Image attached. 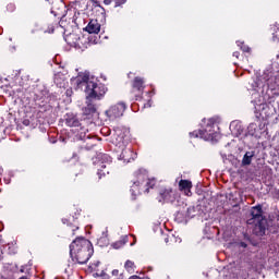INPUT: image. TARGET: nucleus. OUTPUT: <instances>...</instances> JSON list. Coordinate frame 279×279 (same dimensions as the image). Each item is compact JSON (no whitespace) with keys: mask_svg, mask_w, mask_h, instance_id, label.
<instances>
[{"mask_svg":"<svg viewBox=\"0 0 279 279\" xmlns=\"http://www.w3.org/2000/svg\"><path fill=\"white\" fill-rule=\"evenodd\" d=\"M72 82L76 85V88L85 92L87 101H90V99H104L108 90L106 85L100 83L97 77L90 75L88 72L80 73Z\"/></svg>","mask_w":279,"mask_h":279,"instance_id":"nucleus-1","label":"nucleus"},{"mask_svg":"<svg viewBox=\"0 0 279 279\" xmlns=\"http://www.w3.org/2000/svg\"><path fill=\"white\" fill-rule=\"evenodd\" d=\"M93 253V244L84 238H77L70 244L71 259L73 263H78V265L88 263Z\"/></svg>","mask_w":279,"mask_h":279,"instance_id":"nucleus-2","label":"nucleus"},{"mask_svg":"<svg viewBox=\"0 0 279 279\" xmlns=\"http://www.w3.org/2000/svg\"><path fill=\"white\" fill-rule=\"evenodd\" d=\"M156 186V179L147 178V170L140 169L134 173L131 185V195L133 198L141 195V193H149V189Z\"/></svg>","mask_w":279,"mask_h":279,"instance_id":"nucleus-3","label":"nucleus"},{"mask_svg":"<svg viewBox=\"0 0 279 279\" xmlns=\"http://www.w3.org/2000/svg\"><path fill=\"white\" fill-rule=\"evenodd\" d=\"M251 219L247 220L248 226H254L253 232L257 236L265 235L267 231V219L263 217V207L260 205L251 209Z\"/></svg>","mask_w":279,"mask_h":279,"instance_id":"nucleus-4","label":"nucleus"},{"mask_svg":"<svg viewBox=\"0 0 279 279\" xmlns=\"http://www.w3.org/2000/svg\"><path fill=\"white\" fill-rule=\"evenodd\" d=\"M116 151L120 154L118 160H122L125 163L132 162V160L136 159V154L132 151V148H128V140L121 136V131H117V135L114 137Z\"/></svg>","mask_w":279,"mask_h":279,"instance_id":"nucleus-5","label":"nucleus"},{"mask_svg":"<svg viewBox=\"0 0 279 279\" xmlns=\"http://www.w3.org/2000/svg\"><path fill=\"white\" fill-rule=\"evenodd\" d=\"M216 129L219 130L215 122L213 120H208L205 129L194 131L190 133V136H194V138H203L204 141H215L216 138H219V133Z\"/></svg>","mask_w":279,"mask_h":279,"instance_id":"nucleus-6","label":"nucleus"},{"mask_svg":"<svg viewBox=\"0 0 279 279\" xmlns=\"http://www.w3.org/2000/svg\"><path fill=\"white\" fill-rule=\"evenodd\" d=\"M123 112H125V104L119 102L111 106L107 111H105V114L109 119V121H117V119H121Z\"/></svg>","mask_w":279,"mask_h":279,"instance_id":"nucleus-7","label":"nucleus"},{"mask_svg":"<svg viewBox=\"0 0 279 279\" xmlns=\"http://www.w3.org/2000/svg\"><path fill=\"white\" fill-rule=\"evenodd\" d=\"M175 201V191L171 187H166L159 192V202H174Z\"/></svg>","mask_w":279,"mask_h":279,"instance_id":"nucleus-8","label":"nucleus"},{"mask_svg":"<svg viewBox=\"0 0 279 279\" xmlns=\"http://www.w3.org/2000/svg\"><path fill=\"white\" fill-rule=\"evenodd\" d=\"M65 125L69 128H80V119L75 113H68L65 114Z\"/></svg>","mask_w":279,"mask_h":279,"instance_id":"nucleus-9","label":"nucleus"},{"mask_svg":"<svg viewBox=\"0 0 279 279\" xmlns=\"http://www.w3.org/2000/svg\"><path fill=\"white\" fill-rule=\"evenodd\" d=\"M85 32H88V34H97L98 32H101V24H99L97 20H92L85 27Z\"/></svg>","mask_w":279,"mask_h":279,"instance_id":"nucleus-10","label":"nucleus"},{"mask_svg":"<svg viewBox=\"0 0 279 279\" xmlns=\"http://www.w3.org/2000/svg\"><path fill=\"white\" fill-rule=\"evenodd\" d=\"M37 32H43L44 34H53V28H50L49 31L45 29V26H43V22H35L33 24V28L31 29L32 34H37Z\"/></svg>","mask_w":279,"mask_h":279,"instance_id":"nucleus-11","label":"nucleus"},{"mask_svg":"<svg viewBox=\"0 0 279 279\" xmlns=\"http://www.w3.org/2000/svg\"><path fill=\"white\" fill-rule=\"evenodd\" d=\"M81 40L82 38H80V36L75 34H70L68 37H65V41L68 43V45H70V47L80 48Z\"/></svg>","mask_w":279,"mask_h":279,"instance_id":"nucleus-12","label":"nucleus"},{"mask_svg":"<svg viewBox=\"0 0 279 279\" xmlns=\"http://www.w3.org/2000/svg\"><path fill=\"white\" fill-rule=\"evenodd\" d=\"M255 156H256V153L254 150L246 151L242 158V167H250Z\"/></svg>","mask_w":279,"mask_h":279,"instance_id":"nucleus-13","label":"nucleus"},{"mask_svg":"<svg viewBox=\"0 0 279 279\" xmlns=\"http://www.w3.org/2000/svg\"><path fill=\"white\" fill-rule=\"evenodd\" d=\"M180 191H184L185 195H191V189H193V183L190 180H181L179 182Z\"/></svg>","mask_w":279,"mask_h":279,"instance_id":"nucleus-14","label":"nucleus"},{"mask_svg":"<svg viewBox=\"0 0 279 279\" xmlns=\"http://www.w3.org/2000/svg\"><path fill=\"white\" fill-rule=\"evenodd\" d=\"M95 112H97V107H95L92 99L88 100L86 98V107L83 109V113L88 117L89 114H95Z\"/></svg>","mask_w":279,"mask_h":279,"instance_id":"nucleus-15","label":"nucleus"},{"mask_svg":"<svg viewBox=\"0 0 279 279\" xmlns=\"http://www.w3.org/2000/svg\"><path fill=\"white\" fill-rule=\"evenodd\" d=\"M133 88L134 90H138V93H143V90H145V80L136 76L133 81Z\"/></svg>","mask_w":279,"mask_h":279,"instance_id":"nucleus-16","label":"nucleus"},{"mask_svg":"<svg viewBox=\"0 0 279 279\" xmlns=\"http://www.w3.org/2000/svg\"><path fill=\"white\" fill-rule=\"evenodd\" d=\"M125 243H128V235H124L121 238V240H119L118 242H114L112 244L113 250H121V247H123V245H125Z\"/></svg>","mask_w":279,"mask_h":279,"instance_id":"nucleus-17","label":"nucleus"},{"mask_svg":"<svg viewBox=\"0 0 279 279\" xmlns=\"http://www.w3.org/2000/svg\"><path fill=\"white\" fill-rule=\"evenodd\" d=\"M258 126L256 125V123H251L247 128L248 130V134H251V136H255L256 135V129Z\"/></svg>","mask_w":279,"mask_h":279,"instance_id":"nucleus-18","label":"nucleus"},{"mask_svg":"<svg viewBox=\"0 0 279 279\" xmlns=\"http://www.w3.org/2000/svg\"><path fill=\"white\" fill-rule=\"evenodd\" d=\"M124 267H125L126 271H129V272L134 271V262L126 260Z\"/></svg>","mask_w":279,"mask_h":279,"instance_id":"nucleus-19","label":"nucleus"},{"mask_svg":"<svg viewBox=\"0 0 279 279\" xmlns=\"http://www.w3.org/2000/svg\"><path fill=\"white\" fill-rule=\"evenodd\" d=\"M272 82H274V78L268 80L267 86H268V88H270V90H276L277 86H279V85H278V83L274 84Z\"/></svg>","mask_w":279,"mask_h":279,"instance_id":"nucleus-20","label":"nucleus"},{"mask_svg":"<svg viewBox=\"0 0 279 279\" xmlns=\"http://www.w3.org/2000/svg\"><path fill=\"white\" fill-rule=\"evenodd\" d=\"M236 45H238V47H240V49H242V51L250 52V47L243 45V43L238 41Z\"/></svg>","mask_w":279,"mask_h":279,"instance_id":"nucleus-21","label":"nucleus"},{"mask_svg":"<svg viewBox=\"0 0 279 279\" xmlns=\"http://www.w3.org/2000/svg\"><path fill=\"white\" fill-rule=\"evenodd\" d=\"M94 276L99 277L100 279H110V276L108 274H106L105 271H101V274L99 275V272L94 274Z\"/></svg>","mask_w":279,"mask_h":279,"instance_id":"nucleus-22","label":"nucleus"},{"mask_svg":"<svg viewBox=\"0 0 279 279\" xmlns=\"http://www.w3.org/2000/svg\"><path fill=\"white\" fill-rule=\"evenodd\" d=\"M104 162H107V165H110L112 162V158L109 155H102Z\"/></svg>","mask_w":279,"mask_h":279,"instance_id":"nucleus-23","label":"nucleus"},{"mask_svg":"<svg viewBox=\"0 0 279 279\" xmlns=\"http://www.w3.org/2000/svg\"><path fill=\"white\" fill-rule=\"evenodd\" d=\"M272 40H274L275 43H278V41H279V28H278V31H277L276 33H272Z\"/></svg>","mask_w":279,"mask_h":279,"instance_id":"nucleus-24","label":"nucleus"},{"mask_svg":"<svg viewBox=\"0 0 279 279\" xmlns=\"http://www.w3.org/2000/svg\"><path fill=\"white\" fill-rule=\"evenodd\" d=\"M126 2H128V0H116V8H119V7L123 5Z\"/></svg>","mask_w":279,"mask_h":279,"instance_id":"nucleus-25","label":"nucleus"},{"mask_svg":"<svg viewBox=\"0 0 279 279\" xmlns=\"http://www.w3.org/2000/svg\"><path fill=\"white\" fill-rule=\"evenodd\" d=\"M106 173H109L108 170H104V169L98 170L99 178H101V175H106Z\"/></svg>","mask_w":279,"mask_h":279,"instance_id":"nucleus-26","label":"nucleus"},{"mask_svg":"<svg viewBox=\"0 0 279 279\" xmlns=\"http://www.w3.org/2000/svg\"><path fill=\"white\" fill-rule=\"evenodd\" d=\"M65 95L66 97H71L73 95V89H66Z\"/></svg>","mask_w":279,"mask_h":279,"instance_id":"nucleus-27","label":"nucleus"},{"mask_svg":"<svg viewBox=\"0 0 279 279\" xmlns=\"http://www.w3.org/2000/svg\"><path fill=\"white\" fill-rule=\"evenodd\" d=\"M54 82L57 83V86L62 87V83H60V78L56 76Z\"/></svg>","mask_w":279,"mask_h":279,"instance_id":"nucleus-28","label":"nucleus"},{"mask_svg":"<svg viewBox=\"0 0 279 279\" xmlns=\"http://www.w3.org/2000/svg\"><path fill=\"white\" fill-rule=\"evenodd\" d=\"M144 108H151V100H148L145 105Z\"/></svg>","mask_w":279,"mask_h":279,"instance_id":"nucleus-29","label":"nucleus"},{"mask_svg":"<svg viewBox=\"0 0 279 279\" xmlns=\"http://www.w3.org/2000/svg\"><path fill=\"white\" fill-rule=\"evenodd\" d=\"M84 134H86V130H84V128H81V138H84Z\"/></svg>","mask_w":279,"mask_h":279,"instance_id":"nucleus-30","label":"nucleus"},{"mask_svg":"<svg viewBox=\"0 0 279 279\" xmlns=\"http://www.w3.org/2000/svg\"><path fill=\"white\" fill-rule=\"evenodd\" d=\"M104 3L105 5H110L112 3V0H105Z\"/></svg>","mask_w":279,"mask_h":279,"instance_id":"nucleus-31","label":"nucleus"},{"mask_svg":"<svg viewBox=\"0 0 279 279\" xmlns=\"http://www.w3.org/2000/svg\"><path fill=\"white\" fill-rule=\"evenodd\" d=\"M240 247L245 248V247H247V244L245 242H240Z\"/></svg>","mask_w":279,"mask_h":279,"instance_id":"nucleus-32","label":"nucleus"},{"mask_svg":"<svg viewBox=\"0 0 279 279\" xmlns=\"http://www.w3.org/2000/svg\"><path fill=\"white\" fill-rule=\"evenodd\" d=\"M112 276H119V270L118 269L112 270Z\"/></svg>","mask_w":279,"mask_h":279,"instance_id":"nucleus-33","label":"nucleus"},{"mask_svg":"<svg viewBox=\"0 0 279 279\" xmlns=\"http://www.w3.org/2000/svg\"><path fill=\"white\" fill-rule=\"evenodd\" d=\"M92 141H93V145H96L95 143H97V137H93Z\"/></svg>","mask_w":279,"mask_h":279,"instance_id":"nucleus-34","label":"nucleus"},{"mask_svg":"<svg viewBox=\"0 0 279 279\" xmlns=\"http://www.w3.org/2000/svg\"><path fill=\"white\" fill-rule=\"evenodd\" d=\"M23 124H24V125H29V121L25 120V121L23 122Z\"/></svg>","mask_w":279,"mask_h":279,"instance_id":"nucleus-35","label":"nucleus"},{"mask_svg":"<svg viewBox=\"0 0 279 279\" xmlns=\"http://www.w3.org/2000/svg\"><path fill=\"white\" fill-rule=\"evenodd\" d=\"M169 239H171L170 236L165 238V243H169Z\"/></svg>","mask_w":279,"mask_h":279,"instance_id":"nucleus-36","label":"nucleus"},{"mask_svg":"<svg viewBox=\"0 0 279 279\" xmlns=\"http://www.w3.org/2000/svg\"><path fill=\"white\" fill-rule=\"evenodd\" d=\"M234 58H239V52H233Z\"/></svg>","mask_w":279,"mask_h":279,"instance_id":"nucleus-37","label":"nucleus"},{"mask_svg":"<svg viewBox=\"0 0 279 279\" xmlns=\"http://www.w3.org/2000/svg\"><path fill=\"white\" fill-rule=\"evenodd\" d=\"M3 173V168L0 167V175Z\"/></svg>","mask_w":279,"mask_h":279,"instance_id":"nucleus-38","label":"nucleus"},{"mask_svg":"<svg viewBox=\"0 0 279 279\" xmlns=\"http://www.w3.org/2000/svg\"><path fill=\"white\" fill-rule=\"evenodd\" d=\"M258 108H265V105H259Z\"/></svg>","mask_w":279,"mask_h":279,"instance_id":"nucleus-39","label":"nucleus"},{"mask_svg":"<svg viewBox=\"0 0 279 279\" xmlns=\"http://www.w3.org/2000/svg\"><path fill=\"white\" fill-rule=\"evenodd\" d=\"M101 169H106V165L102 163V165H101Z\"/></svg>","mask_w":279,"mask_h":279,"instance_id":"nucleus-40","label":"nucleus"},{"mask_svg":"<svg viewBox=\"0 0 279 279\" xmlns=\"http://www.w3.org/2000/svg\"><path fill=\"white\" fill-rule=\"evenodd\" d=\"M255 112H258V107H255Z\"/></svg>","mask_w":279,"mask_h":279,"instance_id":"nucleus-41","label":"nucleus"},{"mask_svg":"<svg viewBox=\"0 0 279 279\" xmlns=\"http://www.w3.org/2000/svg\"><path fill=\"white\" fill-rule=\"evenodd\" d=\"M85 141H90V137H89V136H87Z\"/></svg>","mask_w":279,"mask_h":279,"instance_id":"nucleus-42","label":"nucleus"},{"mask_svg":"<svg viewBox=\"0 0 279 279\" xmlns=\"http://www.w3.org/2000/svg\"><path fill=\"white\" fill-rule=\"evenodd\" d=\"M10 8H12V5H9L8 9L10 10Z\"/></svg>","mask_w":279,"mask_h":279,"instance_id":"nucleus-43","label":"nucleus"},{"mask_svg":"<svg viewBox=\"0 0 279 279\" xmlns=\"http://www.w3.org/2000/svg\"><path fill=\"white\" fill-rule=\"evenodd\" d=\"M134 243H136V242L131 243V245H134Z\"/></svg>","mask_w":279,"mask_h":279,"instance_id":"nucleus-44","label":"nucleus"}]
</instances>
